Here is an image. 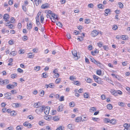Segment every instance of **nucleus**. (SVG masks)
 <instances>
[{
  "mask_svg": "<svg viewBox=\"0 0 130 130\" xmlns=\"http://www.w3.org/2000/svg\"><path fill=\"white\" fill-rule=\"evenodd\" d=\"M53 120L55 121H58L59 119L58 118V116H56L55 117H53Z\"/></svg>",
  "mask_w": 130,
  "mask_h": 130,
  "instance_id": "23",
  "label": "nucleus"
},
{
  "mask_svg": "<svg viewBox=\"0 0 130 130\" xmlns=\"http://www.w3.org/2000/svg\"><path fill=\"white\" fill-rule=\"evenodd\" d=\"M7 88L9 89H13L15 87L14 85H8L6 86Z\"/></svg>",
  "mask_w": 130,
  "mask_h": 130,
  "instance_id": "5",
  "label": "nucleus"
},
{
  "mask_svg": "<svg viewBox=\"0 0 130 130\" xmlns=\"http://www.w3.org/2000/svg\"><path fill=\"white\" fill-rule=\"evenodd\" d=\"M103 48L105 50H107L108 49V47L106 46H103Z\"/></svg>",
  "mask_w": 130,
  "mask_h": 130,
  "instance_id": "63",
  "label": "nucleus"
},
{
  "mask_svg": "<svg viewBox=\"0 0 130 130\" xmlns=\"http://www.w3.org/2000/svg\"><path fill=\"white\" fill-rule=\"evenodd\" d=\"M40 95L41 96H43L44 94V91L43 90L40 91Z\"/></svg>",
  "mask_w": 130,
  "mask_h": 130,
  "instance_id": "26",
  "label": "nucleus"
},
{
  "mask_svg": "<svg viewBox=\"0 0 130 130\" xmlns=\"http://www.w3.org/2000/svg\"><path fill=\"white\" fill-rule=\"evenodd\" d=\"M69 105L70 106L72 107H74L75 106L74 103L73 102L70 103L69 104Z\"/></svg>",
  "mask_w": 130,
  "mask_h": 130,
  "instance_id": "30",
  "label": "nucleus"
},
{
  "mask_svg": "<svg viewBox=\"0 0 130 130\" xmlns=\"http://www.w3.org/2000/svg\"><path fill=\"white\" fill-rule=\"evenodd\" d=\"M9 15L7 14H4L3 16V19L5 20V21H7L8 19Z\"/></svg>",
  "mask_w": 130,
  "mask_h": 130,
  "instance_id": "10",
  "label": "nucleus"
},
{
  "mask_svg": "<svg viewBox=\"0 0 130 130\" xmlns=\"http://www.w3.org/2000/svg\"><path fill=\"white\" fill-rule=\"evenodd\" d=\"M63 106L62 105H60L58 107L57 110L58 111H61L62 110Z\"/></svg>",
  "mask_w": 130,
  "mask_h": 130,
  "instance_id": "17",
  "label": "nucleus"
},
{
  "mask_svg": "<svg viewBox=\"0 0 130 130\" xmlns=\"http://www.w3.org/2000/svg\"><path fill=\"white\" fill-rule=\"evenodd\" d=\"M10 115L12 116H16L17 114V113L14 111H11L10 112Z\"/></svg>",
  "mask_w": 130,
  "mask_h": 130,
  "instance_id": "20",
  "label": "nucleus"
},
{
  "mask_svg": "<svg viewBox=\"0 0 130 130\" xmlns=\"http://www.w3.org/2000/svg\"><path fill=\"white\" fill-rule=\"evenodd\" d=\"M69 79L70 80H74L76 79V78L73 76H70Z\"/></svg>",
  "mask_w": 130,
  "mask_h": 130,
  "instance_id": "31",
  "label": "nucleus"
},
{
  "mask_svg": "<svg viewBox=\"0 0 130 130\" xmlns=\"http://www.w3.org/2000/svg\"><path fill=\"white\" fill-rule=\"evenodd\" d=\"M128 124L127 123H125L123 125V127L125 128L128 127Z\"/></svg>",
  "mask_w": 130,
  "mask_h": 130,
  "instance_id": "50",
  "label": "nucleus"
},
{
  "mask_svg": "<svg viewBox=\"0 0 130 130\" xmlns=\"http://www.w3.org/2000/svg\"><path fill=\"white\" fill-rule=\"evenodd\" d=\"M104 122L105 123H107L110 122V120L108 119L105 118L104 119Z\"/></svg>",
  "mask_w": 130,
  "mask_h": 130,
  "instance_id": "34",
  "label": "nucleus"
},
{
  "mask_svg": "<svg viewBox=\"0 0 130 130\" xmlns=\"http://www.w3.org/2000/svg\"><path fill=\"white\" fill-rule=\"evenodd\" d=\"M111 92L112 93H113V94L114 95H115L116 94H117L116 92V91L114 90H111Z\"/></svg>",
  "mask_w": 130,
  "mask_h": 130,
  "instance_id": "42",
  "label": "nucleus"
},
{
  "mask_svg": "<svg viewBox=\"0 0 130 130\" xmlns=\"http://www.w3.org/2000/svg\"><path fill=\"white\" fill-rule=\"evenodd\" d=\"M14 42L12 40H9L8 42V43L9 44L12 45L14 44Z\"/></svg>",
  "mask_w": 130,
  "mask_h": 130,
  "instance_id": "32",
  "label": "nucleus"
},
{
  "mask_svg": "<svg viewBox=\"0 0 130 130\" xmlns=\"http://www.w3.org/2000/svg\"><path fill=\"white\" fill-rule=\"evenodd\" d=\"M28 57L29 58H33L34 57V55H32V54L31 53H29L28 54Z\"/></svg>",
  "mask_w": 130,
  "mask_h": 130,
  "instance_id": "13",
  "label": "nucleus"
},
{
  "mask_svg": "<svg viewBox=\"0 0 130 130\" xmlns=\"http://www.w3.org/2000/svg\"><path fill=\"white\" fill-rule=\"evenodd\" d=\"M103 81L101 80L100 79V80H99L97 83L99 84H103Z\"/></svg>",
  "mask_w": 130,
  "mask_h": 130,
  "instance_id": "57",
  "label": "nucleus"
},
{
  "mask_svg": "<svg viewBox=\"0 0 130 130\" xmlns=\"http://www.w3.org/2000/svg\"><path fill=\"white\" fill-rule=\"evenodd\" d=\"M50 111V108L48 107H45L44 109V111L46 115H48Z\"/></svg>",
  "mask_w": 130,
  "mask_h": 130,
  "instance_id": "2",
  "label": "nucleus"
},
{
  "mask_svg": "<svg viewBox=\"0 0 130 130\" xmlns=\"http://www.w3.org/2000/svg\"><path fill=\"white\" fill-rule=\"evenodd\" d=\"M17 76V74H11V77L12 78H15Z\"/></svg>",
  "mask_w": 130,
  "mask_h": 130,
  "instance_id": "35",
  "label": "nucleus"
},
{
  "mask_svg": "<svg viewBox=\"0 0 130 130\" xmlns=\"http://www.w3.org/2000/svg\"><path fill=\"white\" fill-rule=\"evenodd\" d=\"M40 105L41 104L39 102L37 103H36L34 104V107H35L37 108L40 107L41 106Z\"/></svg>",
  "mask_w": 130,
  "mask_h": 130,
  "instance_id": "8",
  "label": "nucleus"
},
{
  "mask_svg": "<svg viewBox=\"0 0 130 130\" xmlns=\"http://www.w3.org/2000/svg\"><path fill=\"white\" fill-rule=\"evenodd\" d=\"M40 66H38L36 67H35L34 68V70L36 71H39L40 69Z\"/></svg>",
  "mask_w": 130,
  "mask_h": 130,
  "instance_id": "16",
  "label": "nucleus"
},
{
  "mask_svg": "<svg viewBox=\"0 0 130 130\" xmlns=\"http://www.w3.org/2000/svg\"><path fill=\"white\" fill-rule=\"evenodd\" d=\"M13 128L11 127H10L6 128V130H13Z\"/></svg>",
  "mask_w": 130,
  "mask_h": 130,
  "instance_id": "61",
  "label": "nucleus"
},
{
  "mask_svg": "<svg viewBox=\"0 0 130 130\" xmlns=\"http://www.w3.org/2000/svg\"><path fill=\"white\" fill-rule=\"evenodd\" d=\"M121 38L123 40H126L127 39V36L125 35H122V36H121Z\"/></svg>",
  "mask_w": 130,
  "mask_h": 130,
  "instance_id": "19",
  "label": "nucleus"
},
{
  "mask_svg": "<svg viewBox=\"0 0 130 130\" xmlns=\"http://www.w3.org/2000/svg\"><path fill=\"white\" fill-rule=\"evenodd\" d=\"M118 105L120 106H124V104L122 102H119L118 103Z\"/></svg>",
  "mask_w": 130,
  "mask_h": 130,
  "instance_id": "46",
  "label": "nucleus"
},
{
  "mask_svg": "<svg viewBox=\"0 0 130 130\" xmlns=\"http://www.w3.org/2000/svg\"><path fill=\"white\" fill-rule=\"evenodd\" d=\"M49 7V5L48 4H44L41 6V8L43 9L48 8Z\"/></svg>",
  "mask_w": 130,
  "mask_h": 130,
  "instance_id": "11",
  "label": "nucleus"
},
{
  "mask_svg": "<svg viewBox=\"0 0 130 130\" xmlns=\"http://www.w3.org/2000/svg\"><path fill=\"white\" fill-rule=\"evenodd\" d=\"M110 11V9H107L105 10V13H108Z\"/></svg>",
  "mask_w": 130,
  "mask_h": 130,
  "instance_id": "48",
  "label": "nucleus"
},
{
  "mask_svg": "<svg viewBox=\"0 0 130 130\" xmlns=\"http://www.w3.org/2000/svg\"><path fill=\"white\" fill-rule=\"evenodd\" d=\"M56 24L59 27L61 28L62 26V24L59 22H56Z\"/></svg>",
  "mask_w": 130,
  "mask_h": 130,
  "instance_id": "15",
  "label": "nucleus"
},
{
  "mask_svg": "<svg viewBox=\"0 0 130 130\" xmlns=\"http://www.w3.org/2000/svg\"><path fill=\"white\" fill-rule=\"evenodd\" d=\"M9 83V80L8 79H5L1 81V85H6L8 83Z\"/></svg>",
  "mask_w": 130,
  "mask_h": 130,
  "instance_id": "4",
  "label": "nucleus"
},
{
  "mask_svg": "<svg viewBox=\"0 0 130 130\" xmlns=\"http://www.w3.org/2000/svg\"><path fill=\"white\" fill-rule=\"evenodd\" d=\"M11 94V93L9 92H7L5 93L4 94V95H5V96L4 98L6 99H7V98H8V97H9V96H10Z\"/></svg>",
  "mask_w": 130,
  "mask_h": 130,
  "instance_id": "9",
  "label": "nucleus"
},
{
  "mask_svg": "<svg viewBox=\"0 0 130 130\" xmlns=\"http://www.w3.org/2000/svg\"><path fill=\"white\" fill-rule=\"evenodd\" d=\"M19 104L18 103H13V105L14 107H19Z\"/></svg>",
  "mask_w": 130,
  "mask_h": 130,
  "instance_id": "21",
  "label": "nucleus"
},
{
  "mask_svg": "<svg viewBox=\"0 0 130 130\" xmlns=\"http://www.w3.org/2000/svg\"><path fill=\"white\" fill-rule=\"evenodd\" d=\"M72 52L73 55L74 56V57H77L76 59H78V58L77 55V52L76 51L74 50L73 51H72Z\"/></svg>",
  "mask_w": 130,
  "mask_h": 130,
  "instance_id": "6",
  "label": "nucleus"
},
{
  "mask_svg": "<svg viewBox=\"0 0 130 130\" xmlns=\"http://www.w3.org/2000/svg\"><path fill=\"white\" fill-rule=\"evenodd\" d=\"M98 7L100 9H103L102 7V5L101 4H99L98 5Z\"/></svg>",
  "mask_w": 130,
  "mask_h": 130,
  "instance_id": "54",
  "label": "nucleus"
},
{
  "mask_svg": "<svg viewBox=\"0 0 130 130\" xmlns=\"http://www.w3.org/2000/svg\"><path fill=\"white\" fill-rule=\"evenodd\" d=\"M23 40L24 41L27 40L28 39V37L26 36H24L22 38Z\"/></svg>",
  "mask_w": 130,
  "mask_h": 130,
  "instance_id": "37",
  "label": "nucleus"
},
{
  "mask_svg": "<svg viewBox=\"0 0 130 130\" xmlns=\"http://www.w3.org/2000/svg\"><path fill=\"white\" fill-rule=\"evenodd\" d=\"M93 77L94 79H98L100 78L99 77L95 75H93Z\"/></svg>",
  "mask_w": 130,
  "mask_h": 130,
  "instance_id": "51",
  "label": "nucleus"
},
{
  "mask_svg": "<svg viewBox=\"0 0 130 130\" xmlns=\"http://www.w3.org/2000/svg\"><path fill=\"white\" fill-rule=\"evenodd\" d=\"M98 34V32L96 30H94L92 32L91 35L93 37H94L96 36Z\"/></svg>",
  "mask_w": 130,
  "mask_h": 130,
  "instance_id": "3",
  "label": "nucleus"
},
{
  "mask_svg": "<svg viewBox=\"0 0 130 130\" xmlns=\"http://www.w3.org/2000/svg\"><path fill=\"white\" fill-rule=\"evenodd\" d=\"M9 28L11 29H12L13 28V26L12 24H10L8 26Z\"/></svg>",
  "mask_w": 130,
  "mask_h": 130,
  "instance_id": "60",
  "label": "nucleus"
},
{
  "mask_svg": "<svg viewBox=\"0 0 130 130\" xmlns=\"http://www.w3.org/2000/svg\"><path fill=\"white\" fill-rule=\"evenodd\" d=\"M90 110H92L93 111H95L96 109L95 107H92L91 108Z\"/></svg>",
  "mask_w": 130,
  "mask_h": 130,
  "instance_id": "52",
  "label": "nucleus"
},
{
  "mask_svg": "<svg viewBox=\"0 0 130 130\" xmlns=\"http://www.w3.org/2000/svg\"><path fill=\"white\" fill-rule=\"evenodd\" d=\"M44 107L43 106H40V107H38L35 110V112L38 114H40L42 111Z\"/></svg>",
  "mask_w": 130,
  "mask_h": 130,
  "instance_id": "1",
  "label": "nucleus"
},
{
  "mask_svg": "<svg viewBox=\"0 0 130 130\" xmlns=\"http://www.w3.org/2000/svg\"><path fill=\"white\" fill-rule=\"evenodd\" d=\"M90 22V20L89 19H86L85 20V23H88Z\"/></svg>",
  "mask_w": 130,
  "mask_h": 130,
  "instance_id": "45",
  "label": "nucleus"
},
{
  "mask_svg": "<svg viewBox=\"0 0 130 130\" xmlns=\"http://www.w3.org/2000/svg\"><path fill=\"white\" fill-rule=\"evenodd\" d=\"M56 130H62V126H60L59 127H58L57 128Z\"/></svg>",
  "mask_w": 130,
  "mask_h": 130,
  "instance_id": "64",
  "label": "nucleus"
},
{
  "mask_svg": "<svg viewBox=\"0 0 130 130\" xmlns=\"http://www.w3.org/2000/svg\"><path fill=\"white\" fill-rule=\"evenodd\" d=\"M18 71L20 73H21L23 72V70L19 68L17 69Z\"/></svg>",
  "mask_w": 130,
  "mask_h": 130,
  "instance_id": "43",
  "label": "nucleus"
},
{
  "mask_svg": "<svg viewBox=\"0 0 130 130\" xmlns=\"http://www.w3.org/2000/svg\"><path fill=\"white\" fill-rule=\"evenodd\" d=\"M67 38L69 39H70L71 38V35L69 33H68L67 35Z\"/></svg>",
  "mask_w": 130,
  "mask_h": 130,
  "instance_id": "62",
  "label": "nucleus"
},
{
  "mask_svg": "<svg viewBox=\"0 0 130 130\" xmlns=\"http://www.w3.org/2000/svg\"><path fill=\"white\" fill-rule=\"evenodd\" d=\"M49 116H47L45 118V119L46 120L49 121L50 120H51V118H50L49 117Z\"/></svg>",
  "mask_w": 130,
  "mask_h": 130,
  "instance_id": "47",
  "label": "nucleus"
},
{
  "mask_svg": "<svg viewBox=\"0 0 130 130\" xmlns=\"http://www.w3.org/2000/svg\"><path fill=\"white\" fill-rule=\"evenodd\" d=\"M96 73L97 74L100 75L101 74L102 71L100 70H98L96 71Z\"/></svg>",
  "mask_w": 130,
  "mask_h": 130,
  "instance_id": "27",
  "label": "nucleus"
},
{
  "mask_svg": "<svg viewBox=\"0 0 130 130\" xmlns=\"http://www.w3.org/2000/svg\"><path fill=\"white\" fill-rule=\"evenodd\" d=\"M118 4L119 6V7L120 8H122L123 7V5L121 2H119L118 3Z\"/></svg>",
  "mask_w": 130,
  "mask_h": 130,
  "instance_id": "28",
  "label": "nucleus"
},
{
  "mask_svg": "<svg viewBox=\"0 0 130 130\" xmlns=\"http://www.w3.org/2000/svg\"><path fill=\"white\" fill-rule=\"evenodd\" d=\"M73 83L75 85L77 86H79L80 85L79 82L78 81H74Z\"/></svg>",
  "mask_w": 130,
  "mask_h": 130,
  "instance_id": "14",
  "label": "nucleus"
},
{
  "mask_svg": "<svg viewBox=\"0 0 130 130\" xmlns=\"http://www.w3.org/2000/svg\"><path fill=\"white\" fill-rule=\"evenodd\" d=\"M74 126L72 124H70L68 125V127L71 130H72L74 128Z\"/></svg>",
  "mask_w": 130,
  "mask_h": 130,
  "instance_id": "12",
  "label": "nucleus"
},
{
  "mask_svg": "<svg viewBox=\"0 0 130 130\" xmlns=\"http://www.w3.org/2000/svg\"><path fill=\"white\" fill-rule=\"evenodd\" d=\"M86 80L87 83H90L92 82V80L90 78H87Z\"/></svg>",
  "mask_w": 130,
  "mask_h": 130,
  "instance_id": "29",
  "label": "nucleus"
},
{
  "mask_svg": "<svg viewBox=\"0 0 130 130\" xmlns=\"http://www.w3.org/2000/svg\"><path fill=\"white\" fill-rule=\"evenodd\" d=\"M45 12L48 13L49 14H51L52 13V11L50 10H47L45 11Z\"/></svg>",
  "mask_w": 130,
  "mask_h": 130,
  "instance_id": "53",
  "label": "nucleus"
},
{
  "mask_svg": "<svg viewBox=\"0 0 130 130\" xmlns=\"http://www.w3.org/2000/svg\"><path fill=\"white\" fill-rule=\"evenodd\" d=\"M82 119V118L80 117H77L75 120V121L76 122H78L80 121L81 119Z\"/></svg>",
  "mask_w": 130,
  "mask_h": 130,
  "instance_id": "24",
  "label": "nucleus"
},
{
  "mask_svg": "<svg viewBox=\"0 0 130 130\" xmlns=\"http://www.w3.org/2000/svg\"><path fill=\"white\" fill-rule=\"evenodd\" d=\"M59 76V74L58 73H55L54 74V78H57Z\"/></svg>",
  "mask_w": 130,
  "mask_h": 130,
  "instance_id": "39",
  "label": "nucleus"
},
{
  "mask_svg": "<svg viewBox=\"0 0 130 130\" xmlns=\"http://www.w3.org/2000/svg\"><path fill=\"white\" fill-rule=\"evenodd\" d=\"M83 96L85 98H87L89 97V95L87 93H85L83 95Z\"/></svg>",
  "mask_w": 130,
  "mask_h": 130,
  "instance_id": "22",
  "label": "nucleus"
},
{
  "mask_svg": "<svg viewBox=\"0 0 130 130\" xmlns=\"http://www.w3.org/2000/svg\"><path fill=\"white\" fill-rule=\"evenodd\" d=\"M35 4L36 5L38 6L39 4V0H35Z\"/></svg>",
  "mask_w": 130,
  "mask_h": 130,
  "instance_id": "58",
  "label": "nucleus"
},
{
  "mask_svg": "<svg viewBox=\"0 0 130 130\" xmlns=\"http://www.w3.org/2000/svg\"><path fill=\"white\" fill-rule=\"evenodd\" d=\"M117 94H122V92L120 90H118L116 91Z\"/></svg>",
  "mask_w": 130,
  "mask_h": 130,
  "instance_id": "59",
  "label": "nucleus"
},
{
  "mask_svg": "<svg viewBox=\"0 0 130 130\" xmlns=\"http://www.w3.org/2000/svg\"><path fill=\"white\" fill-rule=\"evenodd\" d=\"M88 6L89 8H92L93 7V5L92 4H90L88 5Z\"/></svg>",
  "mask_w": 130,
  "mask_h": 130,
  "instance_id": "56",
  "label": "nucleus"
},
{
  "mask_svg": "<svg viewBox=\"0 0 130 130\" xmlns=\"http://www.w3.org/2000/svg\"><path fill=\"white\" fill-rule=\"evenodd\" d=\"M59 100L60 101H64V96H61L60 97V98L59 99Z\"/></svg>",
  "mask_w": 130,
  "mask_h": 130,
  "instance_id": "41",
  "label": "nucleus"
},
{
  "mask_svg": "<svg viewBox=\"0 0 130 130\" xmlns=\"http://www.w3.org/2000/svg\"><path fill=\"white\" fill-rule=\"evenodd\" d=\"M107 107L108 109L110 110L112 109V106L111 104H109L107 105Z\"/></svg>",
  "mask_w": 130,
  "mask_h": 130,
  "instance_id": "18",
  "label": "nucleus"
},
{
  "mask_svg": "<svg viewBox=\"0 0 130 130\" xmlns=\"http://www.w3.org/2000/svg\"><path fill=\"white\" fill-rule=\"evenodd\" d=\"M36 24H37V25L38 24V23H39V24H40V23L39 22V17H36Z\"/></svg>",
  "mask_w": 130,
  "mask_h": 130,
  "instance_id": "25",
  "label": "nucleus"
},
{
  "mask_svg": "<svg viewBox=\"0 0 130 130\" xmlns=\"http://www.w3.org/2000/svg\"><path fill=\"white\" fill-rule=\"evenodd\" d=\"M11 92L13 94H14L17 93V92L15 90H12L11 91Z\"/></svg>",
  "mask_w": 130,
  "mask_h": 130,
  "instance_id": "33",
  "label": "nucleus"
},
{
  "mask_svg": "<svg viewBox=\"0 0 130 130\" xmlns=\"http://www.w3.org/2000/svg\"><path fill=\"white\" fill-rule=\"evenodd\" d=\"M101 98L102 100H104L106 98V96L104 95H102L101 96Z\"/></svg>",
  "mask_w": 130,
  "mask_h": 130,
  "instance_id": "55",
  "label": "nucleus"
},
{
  "mask_svg": "<svg viewBox=\"0 0 130 130\" xmlns=\"http://www.w3.org/2000/svg\"><path fill=\"white\" fill-rule=\"evenodd\" d=\"M32 24L31 23H30L28 24V23H27V28L28 30H30L31 29L32 27Z\"/></svg>",
  "mask_w": 130,
  "mask_h": 130,
  "instance_id": "7",
  "label": "nucleus"
},
{
  "mask_svg": "<svg viewBox=\"0 0 130 130\" xmlns=\"http://www.w3.org/2000/svg\"><path fill=\"white\" fill-rule=\"evenodd\" d=\"M40 21L41 23H42L44 20V18L43 15H41L40 17Z\"/></svg>",
  "mask_w": 130,
  "mask_h": 130,
  "instance_id": "36",
  "label": "nucleus"
},
{
  "mask_svg": "<svg viewBox=\"0 0 130 130\" xmlns=\"http://www.w3.org/2000/svg\"><path fill=\"white\" fill-rule=\"evenodd\" d=\"M117 28V26L116 25H113L112 29L114 30H116Z\"/></svg>",
  "mask_w": 130,
  "mask_h": 130,
  "instance_id": "49",
  "label": "nucleus"
},
{
  "mask_svg": "<svg viewBox=\"0 0 130 130\" xmlns=\"http://www.w3.org/2000/svg\"><path fill=\"white\" fill-rule=\"evenodd\" d=\"M61 79L60 78H57L55 82L56 84L59 83L60 82Z\"/></svg>",
  "mask_w": 130,
  "mask_h": 130,
  "instance_id": "40",
  "label": "nucleus"
},
{
  "mask_svg": "<svg viewBox=\"0 0 130 130\" xmlns=\"http://www.w3.org/2000/svg\"><path fill=\"white\" fill-rule=\"evenodd\" d=\"M110 123L113 124H115L116 123L115 120L113 119L111 120H110Z\"/></svg>",
  "mask_w": 130,
  "mask_h": 130,
  "instance_id": "38",
  "label": "nucleus"
},
{
  "mask_svg": "<svg viewBox=\"0 0 130 130\" xmlns=\"http://www.w3.org/2000/svg\"><path fill=\"white\" fill-rule=\"evenodd\" d=\"M15 52V51H12L11 52L10 54L14 56L16 55Z\"/></svg>",
  "mask_w": 130,
  "mask_h": 130,
  "instance_id": "44",
  "label": "nucleus"
}]
</instances>
